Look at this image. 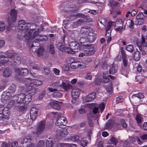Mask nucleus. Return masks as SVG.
<instances>
[{
	"label": "nucleus",
	"mask_w": 147,
	"mask_h": 147,
	"mask_svg": "<svg viewBox=\"0 0 147 147\" xmlns=\"http://www.w3.org/2000/svg\"><path fill=\"white\" fill-rule=\"evenodd\" d=\"M142 119L143 118L141 117V115L138 114L137 115L136 117V119L138 123H141Z\"/></svg>",
	"instance_id": "c9c22d12"
},
{
	"label": "nucleus",
	"mask_w": 147,
	"mask_h": 147,
	"mask_svg": "<svg viewBox=\"0 0 147 147\" xmlns=\"http://www.w3.org/2000/svg\"><path fill=\"white\" fill-rule=\"evenodd\" d=\"M144 20L143 19H140L138 20H136V25H140L143 24Z\"/></svg>",
	"instance_id": "6e6d98bb"
},
{
	"label": "nucleus",
	"mask_w": 147,
	"mask_h": 147,
	"mask_svg": "<svg viewBox=\"0 0 147 147\" xmlns=\"http://www.w3.org/2000/svg\"><path fill=\"white\" fill-rule=\"evenodd\" d=\"M10 92L9 91H5L4 92L2 95L1 96V99L2 100H9L10 98L9 96L10 95Z\"/></svg>",
	"instance_id": "6ab92c4d"
},
{
	"label": "nucleus",
	"mask_w": 147,
	"mask_h": 147,
	"mask_svg": "<svg viewBox=\"0 0 147 147\" xmlns=\"http://www.w3.org/2000/svg\"><path fill=\"white\" fill-rule=\"evenodd\" d=\"M32 33L30 31H28V30L27 28L26 30L22 32L19 30L17 36L18 39H21L24 38H25L27 40H29L31 38Z\"/></svg>",
	"instance_id": "7ed1b4c3"
},
{
	"label": "nucleus",
	"mask_w": 147,
	"mask_h": 147,
	"mask_svg": "<svg viewBox=\"0 0 147 147\" xmlns=\"http://www.w3.org/2000/svg\"><path fill=\"white\" fill-rule=\"evenodd\" d=\"M109 80V78L108 76H103L102 79V83H107Z\"/></svg>",
	"instance_id": "680f3d73"
},
{
	"label": "nucleus",
	"mask_w": 147,
	"mask_h": 147,
	"mask_svg": "<svg viewBox=\"0 0 147 147\" xmlns=\"http://www.w3.org/2000/svg\"><path fill=\"white\" fill-rule=\"evenodd\" d=\"M136 96L138 98H142L144 97V94L143 93L140 92L136 94H134V95L133 94L132 97Z\"/></svg>",
	"instance_id": "79ce46f5"
},
{
	"label": "nucleus",
	"mask_w": 147,
	"mask_h": 147,
	"mask_svg": "<svg viewBox=\"0 0 147 147\" xmlns=\"http://www.w3.org/2000/svg\"><path fill=\"white\" fill-rule=\"evenodd\" d=\"M13 61L16 64H18L21 63V58L19 56L14 57L13 59Z\"/></svg>",
	"instance_id": "c756f323"
},
{
	"label": "nucleus",
	"mask_w": 147,
	"mask_h": 147,
	"mask_svg": "<svg viewBox=\"0 0 147 147\" xmlns=\"http://www.w3.org/2000/svg\"><path fill=\"white\" fill-rule=\"evenodd\" d=\"M45 127V121H40L38 127L36 128V134L37 136L40 135L44 131Z\"/></svg>",
	"instance_id": "6e6552de"
},
{
	"label": "nucleus",
	"mask_w": 147,
	"mask_h": 147,
	"mask_svg": "<svg viewBox=\"0 0 147 147\" xmlns=\"http://www.w3.org/2000/svg\"><path fill=\"white\" fill-rule=\"evenodd\" d=\"M39 40V41H47L48 39V37L47 36H40L39 38L38 39Z\"/></svg>",
	"instance_id": "4d7b16f0"
},
{
	"label": "nucleus",
	"mask_w": 147,
	"mask_h": 147,
	"mask_svg": "<svg viewBox=\"0 0 147 147\" xmlns=\"http://www.w3.org/2000/svg\"><path fill=\"white\" fill-rule=\"evenodd\" d=\"M12 69L7 67L5 69L3 72V76L5 77L9 76L12 74Z\"/></svg>",
	"instance_id": "a211bd4d"
},
{
	"label": "nucleus",
	"mask_w": 147,
	"mask_h": 147,
	"mask_svg": "<svg viewBox=\"0 0 147 147\" xmlns=\"http://www.w3.org/2000/svg\"><path fill=\"white\" fill-rule=\"evenodd\" d=\"M125 49L129 52L132 53L133 52L134 50L133 47L132 45H129L127 46Z\"/></svg>",
	"instance_id": "473e14b6"
},
{
	"label": "nucleus",
	"mask_w": 147,
	"mask_h": 147,
	"mask_svg": "<svg viewBox=\"0 0 147 147\" xmlns=\"http://www.w3.org/2000/svg\"><path fill=\"white\" fill-rule=\"evenodd\" d=\"M28 92L25 95L23 93H21L16 96V101L17 103L21 104H28L31 101L32 95H34L37 92V89L33 88L31 86L28 87L26 89Z\"/></svg>",
	"instance_id": "f257e3e1"
},
{
	"label": "nucleus",
	"mask_w": 147,
	"mask_h": 147,
	"mask_svg": "<svg viewBox=\"0 0 147 147\" xmlns=\"http://www.w3.org/2000/svg\"><path fill=\"white\" fill-rule=\"evenodd\" d=\"M27 109L25 105L20 106L18 108V110L20 112H23L25 110Z\"/></svg>",
	"instance_id": "338daca9"
},
{
	"label": "nucleus",
	"mask_w": 147,
	"mask_h": 147,
	"mask_svg": "<svg viewBox=\"0 0 147 147\" xmlns=\"http://www.w3.org/2000/svg\"><path fill=\"white\" fill-rule=\"evenodd\" d=\"M102 80L100 78L97 77L94 79V83L96 85H100L101 84Z\"/></svg>",
	"instance_id": "f704fd0d"
},
{
	"label": "nucleus",
	"mask_w": 147,
	"mask_h": 147,
	"mask_svg": "<svg viewBox=\"0 0 147 147\" xmlns=\"http://www.w3.org/2000/svg\"><path fill=\"white\" fill-rule=\"evenodd\" d=\"M71 95L72 97L78 98L80 95L79 90L75 89L72 90Z\"/></svg>",
	"instance_id": "5701e85b"
},
{
	"label": "nucleus",
	"mask_w": 147,
	"mask_h": 147,
	"mask_svg": "<svg viewBox=\"0 0 147 147\" xmlns=\"http://www.w3.org/2000/svg\"><path fill=\"white\" fill-rule=\"evenodd\" d=\"M120 52L122 58H127V54L123 47H121L120 49Z\"/></svg>",
	"instance_id": "72a5a7b5"
},
{
	"label": "nucleus",
	"mask_w": 147,
	"mask_h": 147,
	"mask_svg": "<svg viewBox=\"0 0 147 147\" xmlns=\"http://www.w3.org/2000/svg\"><path fill=\"white\" fill-rule=\"evenodd\" d=\"M71 140L74 142H79L80 141V137L77 136H75L71 137Z\"/></svg>",
	"instance_id": "09e8293b"
},
{
	"label": "nucleus",
	"mask_w": 147,
	"mask_h": 147,
	"mask_svg": "<svg viewBox=\"0 0 147 147\" xmlns=\"http://www.w3.org/2000/svg\"><path fill=\"white\" fill-rule=\"evenodd\" d=\"M15 71L17 74L22 76H27L29 73L28 70L26 68L15 69Z\"/></svg>",
	"instance_id": "1a4fd4ad"
},
{
	"label": "nucleus",
	"mask_w": 147,
	"mask_h": 147,
	"mask_svg": "<svg viewBox=\"0 0 147 147\" xmlns=\"http://www.w3.org/2000/svg\"><path fill=\"white\" fill-rule=\"evenodd\" d=\"M140 58V51L137 50L134 53V59L135 61H137L139 60Z\"/></svg>",
	"instance_id": "4be33fe9"
},
{
	"label": "nucleus",
	"mask_w": 147,
	"mask_h": 147,
	"mask_svg": "<svg viewBox=\"0 0 147 147\" xmlns=\"http://www.w3.org/2000/svg\"><path fill=\"white\" fill-rule=\"evenodd\" d=\"M88 41L90 42H93L96 39V38L94 37L93 35H90L88 34L87 36H86Z\"/></svg>",
	"instance_id": "cd10ccee"
},
{
	"label": "nucleus",
	"mask_w": 147,
	"mask_h": 147,
	"mask_svg": "<svg viewBox=\"0 0 147 147\" xmlns=\"http://www.w3.org/2000/svg\"><path fill=\"white\" fill-rule=\"evenodd\" d=\"M113 119H109L106 122L104 129L105 130H109L113 127Z\"/></svg>",
	"instance_id": "dca6fc26"
},
{
	"label": "nucleus",
	"mask_w": 147,
	"mask_h": 147,
	"mask_svg": "<svg viewBox=\"0 0 147 147\" xmlns=\"http://www.w3.org/2000/svg\"><path fill=\"white\" fill-rule=\"evenodd\" d=\"M141 43L144 47H147V43L145 42V38L144 36H142Z\"/></svg>",
	"instance_id": "5fc2aeb1"
},
{
	"label": "nucleus",
	"mask_w": 147,
	"mask_h": 147,
	"mask_svg": "<svg viewBox=\"0 0 147 147\" xmlns=\"http://www.w3.org/2000/svg\"><path fill=\"white\" fill-rule=\"evenodd\" d=\"M64 43L61 42H59L57 45V49L59 50L60 51H66V47L64 46Z\"/></svg>",
	"instance_id": "412c9836"
},
{
	"label": "nucleus",
	"mask_w": 147,
	"mask_h": 147,
	"mask_svg": "<svg viewBox=\"0 0 147 147\" xmlns=\"http://www.w3.org/2000/svg\"><path fill=\"white\" fill-rule=\"evenodd\" d=\"M33 25H34L35 27L34 28H31L33 26L32 24L31 25V23H27L24 20H20L18 22V27L19 30L22 32L26 31L27 28L28 31H30V30H33L34 29L35 30L36 28V25L33 24Z\"/></svg>",
	"instance_id": "f03ea898"
},
{
	"label": "nucleus",
	"mask_w": 147,
	"mask_h": 147,
	"mask_svg": "<svg viewBox=\"0 0 147 147\" xmlns=\"http://www.w3.org/2000/svg\"><path fill=\"white\" fill-rule=\"evenodd\" d=\"M43 83L42 81L37 80H33L32 84L36 86L41 85Z\"/></svg>",
	"instance_id": "c85d7f7f"
},
{
	"label": "nucleus",
	"mask_w": 147,
	"mask_h": 147,
	"mask_svg": "<svg viewBox=\"0 0 147 147\" xmlns=\"http://www.w3.org/2000/svg\"><path fill=\"white\" fill-rule=\"evenodd\" d=\"M79 41L81 44H86L88 42L86 37L84 36L81 37L79 40Z\"/></svg>",
	"instance_id": "7c9ffc66"
},
{
	"label": "nucleus",
	"mask_w": 147,
	"mask_h": 147,
	"mask_svg": "<svg viewBox=\"0 0 147 147\" xmlns=\"http://www.w3.org/2000/svg\"><path fill=\"white\" fill-rule=\"evenodd\" d=\"M123 100V98L121 96L117 97L116 99V102L117 103L122 102Z\"/></svg>",
	"instance_id": "37998d69"
},
{
	"label": "nucleus",
	"mask_w": 147,
	"mask_h": 147,
	"mask_svg": "<svg viewBox=\"0 0 147 147\" xmlns=\"http://www.w3.org/2000/svg\"><path fill=\"white\" fill-rule=\"evenodd\" d=\"M117 27V28H116L115 30L116 31H119L120 32H122L123 30L125 29V27H124V28L123 29V26H116Z\"/></svg>",
	"instance_id": "bf43d9fd"
},
{
	"label": "nucleus",
	"mask_w": 147,
	"mask_h": 147,
	"mask_svg": "<svg viewBox=\"0 0 147 147\" xmlns=\"http://www.w3.org/2000/svg\"><path fill=\"white\" fill-rule=\"evenodd\" d=\"M80 144L82 146L85 147L87 145L88 141L86 140H82L80 142Z\"/></svg>",
	"instance_id": "8fccbe9b"
},
{
	"label": "nucleus",
	"mask_w": 147,
	"mask_h": 147,
	"mask_svg": "<svg viewBox=\"0 0 147 147\" xmlns=\"http://www.w3.org/2000/svg\"><path fill=\"white\" fill-rule=\"evenodd\" d=\"M122 62L125 67H127L128 64V61L127 58H122Z\"/></svg>",
	"instance_id": "a18cd8bd"
},
{
	"label": "nucleus",
	"mask_w": 147,
	"mask_h": 147,
	"mask_svg": "<svg viewBox=\"0 0 147 147\" xmlns=\"http://www.w3.org/2000/svg\"><path fill=\"white\" fill-rule=\"evenodd\" d=\"M110 141L112 144L114 145L115 146L117 144L118 142V140L117 139L113 137H112L111 138L110 140Z\"/></svg>",
	"instance_id": "58836bf2"
},
{
	"label": "nucleus",
	"mask_w": 147,
	"mask_h": 147,
	"mask_svg": "<svg viewBox=\"0 0 147 147\" xmlns=\"http://www.w3.org/2000/svg\"><path fill=\"white\" fill-rule=\"evenodd\" d=\"M8 117L7 115H4L2 113H0V120H4Z\"/></svg>",
	"instance_id": "774afa93"
},
{
	"label": "nucleus",
	"mask_w": 147,
	"mask_h": 147,
	"mask_svg": "<svg viewBox=\"0 0 147 147\" xmlns=\"http://www.w3.org/2000/svg\"><path fill=\"white\" fill-rule=\"evenodd\" d=\"M9 61V60L6 57L5 59H1L0 60V66H2L5 63H7Z\"/></svg>",
	"instance_id": "4c0bfd02"
},
{
	"label": "nucleus",
	"mask_w": 147,
	"mask_h": 147,
	"mask_svg": "<svg viewBox=\"0 0 147 147\" xmlns=\"http://www.w3.org/2000/svg\"><path fill=\"white\" fill-rule=\"evenodd\" d=\"M58 103L59 102L57 101L51 102L50 103V106L54 109L59 110L61 109V107Z\"/></svg>",
	"instance_id": "f3484780"
},
{
	"label": "nucleus",
	"mask_w": 147,
	"mask_h": 147,
	"mask_svg": "<svg viewBox=\"0 0 147 147\" xmlns=\"http://www.w3.org/2000/svg\"><path fill=\"white\" fill-rule=\"evenodd\" d=\"M33 80V79H32V80L31 78H27L24 81V83L26 85L28 86L26 89L27 88L28 86H30L29 85H30L31 84H32ZM32 86L33 88H34V87H33L32 86Z\"/></svg>",
	"instance_id": "a878e982"
},
{
	"label": "nucleus",
	"mask_w": 147,
	"mask_h": 147,
	"mask_svg": "<svg viewBox=\"0 0 147 147\" xmlns=\"http://www.w3.org/2000/svg\"><path fill=\"white\" fill-rule=\"evenodd\" d=\"M60 146L61 147H72L71 144L67 143H61Z\"/></svg>",
	"instance_id": "69168bd1"
},
{
	"label": "nucleus",
	"mask_w": 147,
	"mask_h": 147,
	"mask_svg": "<svg viewBox=\"0 0 147 147\" xmlns=\"http://www.w3.org/2000/svg\"><path fill=\"white\" fill-rule=\"evenodd\" d=\"M49 52L52 55H54L55 53V51L53 45L50 44L48 47Z\"/></svg>",
	"instance_id": "bb28decb"
},
{
	"label": "nucleus",
	"mask_w": 147,
	"mask_h": 147,
	"mask_svg": "<svg viewBox=\"0 0 147 147\" xmlns=\"http://www.w3.org/2000/svg\"><path fill=\"white\" fill-rule=\"evenodd\" d=\"M72 98L71 100V103L75 105L78 104L79 102V101L78 99V98Z\"/></svg>",
	"instance_id": "3c124183"
},
{
	"label": "nucleus",
	"mask_w": 147,
	"mask_h": 147,
	"mask_svg": "<svg viewBox=\"0 0 147 147\" xmlns=\"http://www.w3.org/2000/svg\"><path fill=\"white\" fill-rule=\"evenodd\" d=\"M144 16V13L142 12H140L138 14L136 17V20L142 19L143 16Z\"/></svg>",
	"instance_id": "052dcab7"
},
{
	"label": "nucleus",
	"mask_w": 147,
	"mask_h": 147,
	"mask_svg": "<svg viewBox=\"0 0 147 147\" xmlns=\"http://www.w3.org/2000/svg\"><path fill=\"white\" fill-rule=\"evenodd\" d=\"M30 117L32 121L34 120L38 116V109L35 107H34L31 109L30 111Z\"/></svg>",
	"instance_id": "9d476101"
},
{
	"label": "nucleus",
	"mask_w": 147,
	"mask_h": 147,
	"mask_svg": "<svg viewBox=\"0 0 147 147\" xmlns=\"http://www.w3.org/2000/svg\"><path fill=\"white\" fill-rule=\"evenodd\" d=\"M86 79L88 80H90L92 78V75L90 72H88L86 74L85 77Z\"/></svg>",
	"instance_id": "13d9d810"
},
{
	"label": "nucleus",
	"mask_w": 147,
	"mask_h": 147,
	"mask_svg": "<svg viewBox=\"0 0 147 147\" xmlns=\"http://www.w3.org/2000/svg\"><path fill=\"white\" fill-rule=\"evenodd\" d=\"M85 45L86 48L84 49V51L86 53V56H90L93 55L95 53L96 51L94 45L88 44L86 45Z\"/></svg>",
	"instance_id": "39448f33"
},
{
	"label": "nucleus",
	"mask_w": 147,
	"mask_h": 147,
	"mask_svg": "<svg viewBox=\"0 0 147 147\" xmlns=\"http://www.w3.org/2000/svg\"><path fill=\"white\" fill-rule=\"evenodd\" d=\"M109 5L111 7H113L114 6L117 5V3L113 0H109Z\"/></svg>",
	"instance_id": "49530a36"
},
{
	"label": "nucleus",
	"mask_w": 147,
	"mask_h": 147,
	"mask_svg": "<svg viewBox=\"0 0 147 147\" xmlns=\"http://www.w3.org/2000/svg\"><path fill=\"white\" fill-rule=\"evenodd\" d=\"M39 42V40L37 39H36L32 42L31 46V49L32 51L35 52L37 49V48L35 49L34 48V47H38L40 46V44Z\"/></svg>",
	"instance_id": "ddd939ff"
},
{
	"label": "nucleus",
	"mask_w": 147,
	"mask_h": 147,
	"mask_svg": "<svg viewBox=\"0 0 147 147\" xmlns=\"http://www.w3.org/2000/svg\"><path fill=\"white\" fill-rule=\"evenodd\" d=\"M83 21L84 22H92V20L88 16H86L84 19Z\"/></svg>",
	"instance_id": "a19ab883"
},
{
	"label": "nucleus",
	"mask_w": 147,
	"mask_h": 147,
	"mask_svg": "<svg viewBox=\"0 0 147 147\" xmlns=\"http://www.w3.org/2000/svg\"><path fill=\"white\" fill-rule=\"evenodd\" d=\"M68 134L67 130L66 128L59 127L56 130V136L59 139L66 137Z\"/></svg>",
	"instance_id": "20e7f679"
},
{
	"label": "nucleus",
	"mask_w": 147,
	"mask_h": 147,
	"mask_svg": "<svg viewBox=\"0 0 147 147\" xmlns=\"http://www.w3.org/2000/svg\"><path fill=\"white\" fill-rule=\"evenodd\" d=\"M120 123L121 126L124 128H126L127 127V125L125 121L123 119L120 120Z\"/></svg>",
	"instance_id": "864d4df0"
},
{
	"label": "nucleus",
	"mask_w": 147,
	"mask_h": 147,
	"mask_svg": "<svg viewBox=\"0 0 147 147\" xmlns=\"http://www.w3.org/2000/svg\"><path fill=\"white\" fill-rule=\"evenodd\" d=\"M52 140V138H49L47 140L46 142V145L47 147H51L53 146V147H54V145H53Z\"/></svg>",
	"instance_id": "393cba45"
},
{
	"label": "nucleus",
	"mask_w": 147,
	"mask_h": 147,
	"mask_svg": "<svg viewBox=\"0 0 147 147\" xmlns=\"http://www.w3.org/2000/svg\"><path fill=\"white\" fill-rule=\"evenodd\" d=\"M123 22L122 20L121 19H117L115 22L116 26H123Z\"/></svg>",
	"instance_id": "2f4dec72"
},
{
	"label": "nucleus",
	"mask_w": 147,
	"mask_h": 147,
	"mask_svg": "<svg viewBox=\"0 0 147 147\" xmlns=\"http://www.w3.org/2000/svg\"><path fill=\"white\" fill-rule=\"evenodd\" d=\"M10 16V18H9L7 20V22L9 25L13 22L14 23L16 22L17 16V11L14 9H12L11 11Z\"/></svg>",
	"instance_id": "0eeeda50"
},
{
	"label": "nucleus",
	"mask_w": 147,
	"mask_h": 147,
	"mask_svg": "<svg viewBox=\"0 0 147 147\" xmlns=\"http://www.w3.org/2000/svg\"><path fill=\"white\" fill-rule=\"evenodd\" d=\"M112 87V82H110L108 85L107 86L106 88V91L109 94H111L113 92V89Z\"/></svg>",
	"instance_id": "b1692460"
},
{
	"label": "nucleus",
	"mask_w": 147,
	"mask_h": 147,
	"mask_svg": "<svg viewBox=\"0 0 147 147\" xmlns=\"http://www.w3.org/2000/svg\"><path fill=\"white\" fill-rule=\"evenodd\" d=\"M72 48H69L68 47H66V51H64L66 52L68 54H73L75 53V51L72 49Z\"/></svg>",
	"instance_id": "e433bc0d"
},
{
	"label": "nucleus",
	"mask_w": 147,
	"mask_h": 147,
	"mask_svg": "<svg viewBox=\"0 0 147 147\" xmlns=\"http://www.w3.org/2000/svg\"><path fill=\"white\" fill-rule=\"evenodd\" d=\"M9 90L10 91L9 92L13 93L16 91V87L14 85H12L9 88Z\"/></svg>",
	"instance_id": "603ef678"
},
{
	"label": "nucleus",
	"mask_w": 147,
	"mask_h": 147,
	"mask_svg": "<svg viewBox=\"0 0 147 147\" xmlns=\"http://www.w3.org/2000/svg\"><path fill=\"white\" fill-rule=\"evenodd\" d=\"M0 30L3 31L5 29V24L3 22H0Z\"/></svg>",
	"instance_id": "e2e57ef3"
},
{
	"label": "nucleus",
	"mask_w": 147,
	"mask_h": 147,
	"mask_svg": "<svg viewBox=\"0 0 147 147\" xmlns=\"http://www.w3.org/2000/svg\"><path fill=\"white\" fill-rule=\"evenodd\" d=\"M118 69V67L117 66L113 64L112 67L109 69V74H113L116 73Z\"/></svg>",
	"instance_id": "aec40b11"
},
{
	"label": "nucleus",
	"mask_w": 147,
	"mask_h": 147,
	"mask_svg": "<svg viewBox=\"0 0 147 147\" xmlns=\"http://www.w3.org/2000/svg\"><path fill=\"white\" fill-rule=\"evenodd\" d=\"M67 123V120L64 117H61L57 118L56 124L58 126L63 125L65 126Z\"/></svg>",
	"instance_id": "f8f14e48"
},
{
	"label": "nucleus",
	"mask_w": 147,
	"mask_h": 147,
	"mask_svg": "<svg viewBox=\"0 0 147 147\" xmlns=\"http://www.w3.org/2000/svg\"><path fill=\"white\" fill-rule=\"evenodd\" d=\"M98 108L100 110L101 113H102L105 108V105L104 102H102L99 105Z\"/></svg>",
	"instance_id": "ea45409f"
},
{
	"label": "nucleus",
	"mask_w": 147,
	"mask_h": 147,
	"mask_svg": "<svg viewBox=\"0 0 147 147\" xmlns=\"http://www.w3.org/2000/svg\"><path fill=\"white\" fill-rule=\"evenodd\" d=\"M94 31L92 28L88 27L87 26L82 27L81 30V33L83 34L88 35L90 32L93 33Z\"/></svg>",
	"instance_id": "9b49d317"
},
{
	"label": "nucleus",
	"mask_w": 147,
	"mask_h": 147,
	"mask_svg": "<svg viewBox=\"0 0 147 147\" xmlns=\"http://www.w3.org/2000/svg\"><path fill=\"white\" fill-rule=\"evenodd\" d=\"M96 93L92 92L89 94L85 98V100L86 102H89L93 100L96 97Z\"/></svg>",
	"instance_id": "2eb2a0df"
},
{
	"label": "nucleus",
	"mask_w": 147,
	"mask_h": 147,
	"mask_svg": "<svg viewBox=\"0 0 147 147\" xmlns=\"http://www.w3.org/2000/svg\"><path fill=\"white\" fill-rule=\"evenodd\" d=\"M37 51V55L38 56H40L42 55L43 54V52L44 51V50L42 49H37L36 50Z\"/></svg>",
	"instance_id": "de8ad7c7"
},
{
	"label": "nucleus",
	"mask_w": 147,
	"mask_h": 147,
	"mask_svg": "<svg viewBox=\"0 0 147 147\" xmlns=\"http://www.w3.org/2000/svg\"><path fill=\"white\" fill-rule=\"evenodd\" d=\"M45 145V142L43 140H39L37 143L36 147H42Z\"/></svg>",
	"instance_id": "c03bdc74"
},
{
	"label": "nucleus",
	"mask_w": 147,
	"mask_h": 147,
	"mask_svg": "<svg viewBox=\"0 0 147 147\" xmlns=\"http://www.w3.org/2000/svg\"><path fill=\"white\" fill-rule=\"evenodd\" d=\"M59 86L67 91L71 89L72 87L70 84L66 83L64 82H62L61 84L59 85Z\"/></svg>",
	"instance_id": "4468645a"
},
{
	"label": "nucleus",
	"mask_w": 147,
	"mask_h": 147,
	"mask_svg": "<svg viewBox=\"0 0 147 147\" xmlns=\"http://www.w3.org/2000/svg\"><path fill=\"white\" fill-rule=\"evenodd\" d=\"M32 139L30 137L25 138L22 140L21 144L23 147H36L34 144L31 143Z\"/></svg>",
	"instance_id": "423d86ee"
},
{
	"label": "nucleus",
	"mask_w": 147,
	"mask_h": 147,
	"mask_svg": "<svg viewBox=\"0 0 147 147\" xmlns=\"http://www.w3.org/2000/svg\"><path fill=\"white\" fill-rule=\"evenodd\" d=\"M71 44V47L72 49L75 50L76 49H78V45L77 43L74 42H72Z\"/></svg>",
	"instance_id": "0e129e2a"
}]
</instances>
